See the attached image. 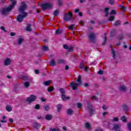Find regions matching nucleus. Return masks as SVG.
Instances as JSON below:
<instances>
[{
	"label": "nucleus",
	"mask_w": 131,
	"mask_h": 131,
	"mask_svg": "<svg viewBox=\"0 0 131 131\" xmlns=\"http://www.w3.org/2000/svg\"><path fill=\"white\" fill-rule=\"evenodd\" d=\"M21 6L19 7V11L22 14H19L16 19L17 21L19 23L22 22L24 17H27L28 15V13L27 12H24V11H25V10H26V8H27V5H26V3L24 2H22L21 3Z\"/></svg>",
	"instance_id": "nucleus-1"
},
{
	"label": "nucleus",
	"mask_w": 131,
	"mask_h": 131,
	"mask_svg": "<svg viewBox=\"0 0 131 131\" xmlns=\"http://www.w3.org/2000/svg\"><path fill=\"white\" fill-rule=\"evenodd\" d=\"M16 5H17V1H13L11 5L7 7L3 8L1 10L2 15H4V16L7 15L9 13V12H11V11L13 10V8H14Z\"/></svg>",
	"instance_id": "nucleus-2"
},
{
	"label": "nucleus",
	"mask_w": 131,
	"mask_h": 131,
	"mask_svg": "<svg viewBox=\"0 0 131 131\" xmlns=\"http://www.w3.org/2000/svg\"><path fill=\"white\" fill-rule=\"evenodd\" d=\"M77 83H75L74 81H72L70 84V86L72 88L73 91L77 90L78 86H81L82 85V82L81 81V75H79L78 76V79H77Z\"/></svg>",
	"instance_id": "nucleus-3"
},
{
	"label": "nucleus",
	"mask_w": 131,
	"mask_h": 131,
	"mask_svg": "<svg viewBox=\"0 0 131 131\" xmlns=\"http://www.w3.org/2000/svg\"><path fill=\"white\" fill-rule=\"evenodd\" d=\"M41 8L43 11L47 9L51 10L53 8V4L51 3H45L41 5Z\"/></svg>",
	"instance_id": "nucleus-4"
},
{
	"label": "nucleus",
	"mask_w": 131,
	"mask_h": 131,
	"mask_svg": "<svg viewBox=\"0 0 131 131\" xmlns=\"http://www.w3.org/2000/svg\"><path fill=\"white\" fill-rule=\"evenodd\" d=\"M71 18H72V13L69 12L64 15L63 19L66 22H67V21L71 20Z\"/></svg>",
	"instance_id": "nucleus-5"
},
{
	"label": "nucleus",
	"mask_w": 131,
	"mask_h": 131,
	"mask_svg": "<svg viewBox=\"0 0 131 131\" xmlns=\"http://www.w3.org/2000/svg\"><path fill=\"white\" fill-rule=\"evenodd\" d=\"M89 37L91 42H95V40H96V34L94 33H91L89 35Z\"/></svg>",
	"instance_id": "nucleus-6"
},
{
	"label": "nucleus",
	"mask_w": 131,
	"mask_h": 131,
	"mask_svg": "<svg viewBox=\"0 0 131 131\" xmlns=\"http://www.w3.org/2000/svg\"><path fill=\"white\" fill-rule=\"evenodd\" d=\"M35 100H36V96L34 95H32L30 97L27 99V101L29 102V103H32V102H34Z\"/></svg>",
	"instance_id": "nucleus-7"
},
{
	"label": "nucleus",
	"mask_w": 131,
	"mask_h": 131,
	"mask_svg": "<svg viewBox=\"0 0 131 131\" xmlns=\"http://www.w3.org/2000/svg\"><path fill=\"white\" fill-rule=\"evenodd\" d=\"M114 130L118 131L120 130V125L119 124H114L113 128Z\"/></svg>",
	"instance_id": "nucleus-8"
},
{
	"label": "nucleus",
	"mask_w": 131,
	"mask_h": 131,
	"mask_svg": "<svg viewBox=\"0 0 131 131\" xmlns=\"http://www.w3.org/2000/svg\"><path fill=\"white\" fill-rule=\"evenodd\" d=\"M10 64H11V59L10 58H7L5 61L4 64L6 66H9Z\"/></svg>",
	"instance_id": "nucleus-9"
},
{
	"label": "nucleus",
	"mask_w": 131,
	"mask_h": 131,
	"mask_svg": "<svg viewBox=\"0 0 131 131\" xmlns=\"http://www.w3.org/2000/svg\"><path fill=\"white\" fill-rule=\"evenodd\" d=\"M49 65L50 66H56V61L55 60V58L51 59V60L49 63Z\"/></svg>",
	"instance_id": "nucleus-10"
},
{
	"label": "nucleus",
	"mask_w": 131,
	"mask_h": 131,
	"mask_svg": "<svg viewBox=\"0 0 131 131\" xmlns=\"http://www.w3.org/2000/svg\"><path fill=\"white\" fill-rule=\"evenodd\" d=\"M110 48L112 49V54H113V57L114 58V59H115V51L113 49V47L112 45H110Z\"/></svg>",
	"instance_id": "nucleus-11"
},
{
	"label": "nucleus",
	"mask_w": 131,
	"mask_h": 131,
	"mask_svg": "<svg viewBox=\"0 0 131 131\" xmlns=\"http://www.w3.org/2000/svg\"><path fill=\"white\" fill-rule=\"evenodd\" d=\"M119 90L122 92H126V86H121L119 87Z\"/></svg>",
	"instance_id": "nucleus-12"
},
{
	"label": "nucleus",
	"mask_w": 131,
	"mask_h": 131,
	"mask_svg": "<svg viewBox=\"0 0 131 131\" xmlns=\"http://www.w3.org/2000/svg\"><path fill=\"white\" fill-rule=\"evenodd\" d=\"M52 118H53V116H52L51 115H47L46 116V119L47 120H51V119H52Z\"/></svg>",
	"instance_id": "nucleus-13"
},
{
	"label": "nucleus",
	"mask_w": 131,
	"mask_h": 131,
	"mask_svg": "<svg viewBox=\"0 0 131 131\" xmlns=\"http://www.w3.org/2000/svg\"><path fill=\"white\" fill-rule=\"evenodd\" d=\"M61 99H62V101H66V100H69L70 99V97H66L65 95H62L61 96Z\"/></svg>",
	"instance_id": "nucleus-14"
},
{
	"label": "nucleus",
	"mask_w": 131,
	"mask_h": 131,
	"mask_svg": "<svg viewBox=\"0 0 131 131\" xmlns=\"http://www.w3.org/2000/svg\"><path fill=\"white\" fill-rule=\"evenodd\" d=\"M117 31L116 30H113L111 32V35L112 36H115L116 34H117Z\"/></svg>",
	"instance_id": "nucleus-15"
},
{
	"label": "nucleus",
	"mask_w": 131,
	"mask_h": 131,
	"mask_svg": "<svg viewBox=\"0 0 131 131\" xmlns=\"http://www.w3.org/2000/svg\"><path fill=\"white\" fill-rule=\"evenodd\" d=\"M55 32L56 34H61L63 32V31L60 29H58Z\"/></svg>",
	"instance_id": "nucleus-16"
},
{
	"label": "nucleus",
	"mask_w": 131,
	"mask_h": 131,
	"mask_svg": "<svg viewBox=\"0 0 131 131\" xmlns=\"http://www.w3.org/2000/svg\"><path fill=\"white\" fill-rule=\"evenodd\" d=\"M51 84V80L46 81L43 82V84H44L46 86L49 85V84Z\"/></svg>",
	"instance_id": "nucleus-17"
},
{
	"label": "nucleus",
	"mask_w": 131,
	"mask_h": 131,
	"mask_svg": "<svg viewBox=\"0 0 131 131\" xmlns=\"http://www.w3.org/2000/svg\"><path fill=\"white\" fill-rule=\"evenodd\" d=\"M26 29L27 31H31V25L28 24Z\"/></svg>",
	"instance_id": "nucleus-18"
},
{
	"label": "nucleus",
	"mask_w": 131,
	"mask_h": 131,
	"mask_svg": "<svg viewBox=\"0 0 131 131\" xmlns=\"http://www.w3.org/2000/svg\"><path fill=\"white\" fill-rule=\"evenodd\" d=\"M6 110H7L8 112H11V111H12V107L10 105H7Z\"/></svg>",
	"instance_id": "nucleus-19"
},
{
	"label": "nucleus",
	"mask_w": 131,
	"mask_h": 131,
	"mask_svg": "<svg viewBox=\"0 0 131 131\" xmlns=\"http://www.w3.org/2000/svg\"><path fill=\"white\" fill-rule=\"evenodd\" d=\"M121 120H122V121H123V122H126V117H125V116H123L121 118Z\"/></svg>",
	"instance_id": "nucleus-20"
},
{
	"label": "nucleus",
	"mask_w": 131,
	"mask_h": 131,
	"mask_svg": "<svg viewBox=\"0 0 131 131\" xmlns=\"http://www.w3.org/2000/svg\"><path fill=\"white\" fill-rule=\"evenodd\" d=\"M69 28L71 29V30H75V26L72 25L69 27Z\"/></svg>",
	"instance_id": "nucleus-21"
},
{
	"label": "nucleus",
	"mask_w": 131,
	"mask_h": 131,
	"mask_svg": "<svg viewBox=\"0 0 131 131\" xmlns=\"http://www.w3.org/2000/svg\"><path fill=\"white\" fill-rule=\"evenodd\" d=\"M33 125L35 128H36V129H37V128L39 127V124H38V123H34Z\"/></svg>",
	"instance_id": "nucleus-22"
},
{
	"label": "nucleus",
	"mask_w": 131,
	"mask_h": 131,
	"mask_svg": "<svg viewBox=\"0 0 131 131\" xmlns=\"http://www.w3.org/2000/svg\"><path fill=\"white\" fill-rule=\"evenodd\" d=\"M80 69H82L83 68H84V62L82 61L81 63L80 64Z\"/></svg>",
	"instance_id": "nucleus-23"
},
{
	"label": "nucleus",
	"mask_w": 131,
	"mask_h": 131,
	"mask_svg": "<svg viewBox=\"0 0 131 131\" xmlns=\"http://www.w3.org/2000/svg\"><path fill=\"white\" fill-rule=\"evenodd\" d=\"M85 127L86 128H88V129H91V124L89 123H86Z\"/></svg>",
	"instance_id": "nucleus-24"
},
{
	"label": "nucleus",
	"mask_w": 131,
	"mask_h": 131,
	"mask_svg": "<svg viewBox=\"0 0 131 131\" xmlns=\"http://www.w3.org/2000/svg\"><path fill=\"white\" fill-rule=\"evenodd\" d=\"M89 113L90 114V115H93V114L95 113V111H94L93 108H91V109H89Z\"/></svg>",
	"instance_id": "nucleus-25"
},
{
	"label": "nucleus",
	"mask_w": 131,
	"mask_h": 131,
	"mask_svg": "<svg viewBox=\"0 0 131 131\" xmlns=\"http://www.w3.org/2000/svg\"><path fill=\"white\" fill-rule=\"evenodd\" d=\"M108 11H109V8H105V12L106 13L105 17H107V16H108V14H109Z\"/></svg>",
	"instance_id": "nucleus-26"
},
{
	"label": "nucleus",
	"mask_w": 131,
	"mask_h": 131,
	"mask_svg": "<svg viewBox=\"0 0 131 131\" xmlns=\"http://www.w3.org/2000/svg\"><path fill=\"white\" fill-rule=\"evenodd\" d=\"M121 23L120 20H118L115 23L114 25L115 26H118V25H120Z\"/></svg>",
	"instance_id": "nucleus-27"
},
{
	"label": "nucleus",
	"mask_w": 131,
	"mask_h": 131,
	"mask_svg": "<svg viewBox=\"0 0 131 131\" xmlns=\"http://www.w3.org/2000/svg\"><path fill=\"white\" fill-rule=\"evenodd\" d=\"M108 4L110 5H111L112 6H113V5L115 4V2L114 1V0H110Z\"/></svg>",
	"instance_id": "nucleus-28"
},
{
	"label": "nucleus",
	"mask_w": 131,
	"mask_h": 131,
	"mask_svg": "<svg viewBox=\"0 0 131 131\" xmlns=\"http://www.w3.org/2000/svg\"><path fill=\"white\" fill-rule=\"evenodd\" d=\"M68 52H73V47L70 46L68 48Z\"/></svg>",
	"instance_id": "nucleus-29"
},
{
	"label": "nucleus",
	"mask_w": 131,
	"mask_h": 131,
	"mask_svg": "<svg viewBox=\"0 0 131 131\" xmlns=\"http://www.w3.org/2000/svg\"><path fill=\"white\" fill-rule=\"evenodd\" d=\"M54 16H58L59 15V10H56L54 12Z\"/></svg>",
	"instance_id": "nucleus-30"
},
{
	"label": "nucleus",
	"mask_w": 131,
	"mask_h": 131,
	"mask_svg": "<svg viewBox=\"0 0 131 131\" xmlns=\"http://www.w3.org/2000/svg\"><path fill=\"white\" fill-rule=\"evenodd\" d=\"M48 91L49 93H51V92H53L54 91V87H49L48 88Z\"/></svg>",
	"instance_id": "nucleus-31"
},
{
	"label": "nucleus",
	"mask_w": 131,
	"mask_h": 131,
	"mask_svg": "<svg viewBox=\"0 0 131 131\" xmlns=\"http://www.w3.org/2000/svg\"><path fill=\"white\" fill-rule=\"evenodd\" d=\"M57 111L59 112L61 109H62V105L61 104H58L57 106Z\"/></svg>",
	"instance_id": "nucleus-32"
},
{
	"label": "nucleus",
	"mask_w": 131,
	"mask_h": 131,
	"mask_svg": "<svg viewBox=\"0 0 131 131\" xmlns=\"http://www.w3.org/2000/svg\"><path fill=\"white\" fill-rule=\"evenodd\" d=\"M59 91H60L61 94H62V95H64V94H65V90H64L63 89L60 88L59 89Z\"/></svg>",
	"instance_id": "nucleus-33"
},
{
	"label": "nucleus",
	"mask_w": 131,
	"mask_h": 131,
	"mask_svg": "<svg viewBox=\"0 0 131 131\" xmlns=\"http://www.w3.org/2000/svg\"><path fill=\"white\" fill-rule=\"evenodd\" d=\"M42 50L43 51H49V47L48 46H43Z\"/></svg>",
	"instance_id": "nucleus-34"
},
{
	"label": "nucleus",
	"mask_w": 131,
	"mask_h": 131,
	"mask_svg": "<svg viewBox=\"0 0 131 131\" xmlns=\"http://www.w3.org/2000/svg\"><path fill=\"white\" fill-rule=\"evenodd\" d=\"M24 85L26 88H28L29 85H30V83H29V82H26L24 83Z\"/></svg>",
	"instance_id": "nucleus-35"
},
{
	"label": "nucleus",
	"mask_w": 131,
	"mask_h": 131,
	"mask_svg": "<svg viewBox=\"0 0 131 131\" xmlns=\"http://www.w3.org/2000/svg\"><path fill=\"white\" fill-rule=\"evenodd\" d=\"M22 41H23V39L22 38H19L18 40V44L21 45V43H22Z\"/></svg>",
	"instance_id": "nucleus-36"
},
{
	"label": "nucleus",
	"mask_w": 131,
	"mask_h": 131,
	"mask_svg": "<svg viewBox=\"0 0 131 131\" xmlns=\"http://www.w3.org/2000/svg\"><path fill=\"white\" fill-rule=\"evenodd\" d=\"M73 112L71 108L68 110V114H70V115H71V114H72Z\"/></svg>",
	"instance_id": "nucleus-37"
},
{
	"label": "nucleus",
	"mask_w": 131,
	"mask_h": 131,
	"mask_svg": "<svg viewBox=\"0 0 131 131\" xmlns=\"http://www.w3.org/2000/svg\"><path fill=\"white\" fill-rule=\"evenodd\" d=\"M44 108L46 111H49L50 106H49V105H45L44 106Z\"/></svg>",
	"instance_id": "nucleus-38"
},
{
	"label": "nucleus",
	"mask_w": 131,
	"mask_h": 131,
	"mask_svg": "<svg viewBox=\"0 0 131 131\" xmlns=\"http://www.w3.org/2000/svg\"><path fill=\"white\" fill-rule=\"evenodd\" d=\"M116 14V11L115 10H112L110 13L111 15H115Z\"/></svg>",
	"instance_id": "nucleus-39"
},
{
	"label": "nucleus",
	"mask_w": 131,
	"mask_h": 131,
	"mask_svg": "<svg viewBox=\"0 0 131 131\" xmlns=\"http://www.w3.org/2000/svg\"><path fill=\"white\" fill-rule=\"evenodd\" d=\"M123 108L124 110H125V111H127V110H128V107H127V105H123Z\"/></svg>",
	"instance_id": "nucleus-40"
},
{
	"label": "nucleus",
	"mask_w": 131,
	"mask_h": 131,
	"mask_svg": "<svg viewBox=\"0 0 131 131\" xmlns=\"http://www.w3.org/2000/svg\"><path fill=\"white\" fill-rule=\"evenodd\" d=\"M69 48L68 45H67V44H65L63 45V49H64L65 50H68Z\"/></svg>",
	"instance_id": "nucleus-41"
},
{
	"label": "nucleus",
	"mask_w": 131,
	"mask_h": 131,
	"mask_svg": "<svg viewBox=\"0 0 131 131\" xmlns=\"http://www.w3.org/2000/svg\"><path fill=\"white\" fill-rule=\"evenodd\" d=\"M128 128L131 131V123H129L127 124Z\"/></svg>",
	"instance_id": "nucleus-42"
},
{
	"label": "nucleus",
	"mask_w": 131,
	"mask_h": 131,
	"mask_svg": "<svg viewBox=\"0 0 131 131\" xmlns=\"http://www.w3.org/2000/svg\"><path fill=\"white\" fill-rule=\"evenodd\" d=\"M51 131H60L59 129L50 128Z\"/></svg>",
	"instance_id": "nucleus-43"
},
{
	"label": "nucleus",
	"mask_w": 131,
	"mask_h": 131,
	"mask_svg": "<svg viewBox=\"0 0 131 131\" xmlns=\"http://www.w3.org/2000/svg\"><path fill=\"white\" fill-rule=\"evenodd\" d=\"M118 39H123V35H119L118 37Z\"/></svg>",
	"instance_id": "nucleus-44"
},
{
	"label": "nucleus",
	"mask_w": 131,
	"mask_h": 131,
	"mask_svg": "<svg viewBox=\"0 0 131 131\" xmlns=\"http://www.w3.org/2000/svg\"><path fill=\"white\" fill-rule=\"evenodd\" d=\"M113 121L117 122L119 120V119L118 117H115L113 118Z\"/></svg>",
	"instance_id": "nucleus-45"
},
{
	"label": "nucleus",
	"mask_w": 131,
	"mask_h": 131,
	"mask_svg": "<svg viewBox=\"0 0 131 131\" xmlns=\"http://www.w3.org/2000/svg\"><path fill=\"white\" fill-rule=\"evenodd\" d=\"M120 6L121 7V9L123 10V11H126V8H125V7H124V6L120 5Z\"/></svg>",
	"instance_id": "nucleus-46"
},
{
	"label": "nucleus",
	"mask_w": 131,
	"mask_h": 131,
	"mask_svg": "<svg viewBox=\"0 0 131 131\" xmlns=\"http://www.w3.org/2000/svg\"><path fill=\"white\" fill-rule=\"evenodd\" d=\"M40 106H39V104H36L35 105V109H37L38 110L39 109H40Z\"/></svg>",
	"instance_id": "nucleus-47"
},
{
	"label": "nucleus",
	"mask_w": 131,
	"mask_h": 131,
	"mask_svg": "<svg viewBox=\"0 0 131 131\" xmlns=\"http://www.w3.org/2000/svg\"><path fill=\"white\" fill-rule=\"evenodd\" d=\"M107 41V37L106 36L104 37V41L102 43V46H105L106 45V41Z\"/></svg>",
	"instance_id": "nucleus-48"
},
{
	"label": "nucleus",
	"mask_w": 131,
	"mask_h": 131,
	"mask_svg": "<svg viewBox=\"0 0 131 131\" xmlns=\"http://www.w3.org/2000/svg\"><path fill=\"white\" fill-rule=\"evenodd\" d=\"M115 18V17L114 16H111L109 18V21H113Z\"/></svg>",
	"instance_id": "nucleus-49"
},
{
	"label": "nucleus",
	"mask_w": 131,
	"mask_h": 131,
	"mask_svg": "<svg viewBox=\"0 0 131 131\" xmlns=\"http://www.w3.org/2000/svg\"><path fill=\"white\" fill-rule=\"evenodd\" d=\"M92 100H94L95 101H97L98 100V98L96 97V96H94L92 97Z\"/></svg>",
	"instance_id": "nucleus-50"
},
{
	"label": "nucleus",
	"mask_w": 131,
	"mask_h": 131,
	"mask_svg": "<svg viewBox=\"0 0 131 131\" xmlns=\"http://www.w3.org/2000/svg\"><path fill=\"white\" fill-rule=\"evenodd\" d=\"M77 107L78 108H81V107H82V105L80 103H78Z\"/></svg>",
	"instance_id": "nucleus-51"
},
{
	"label": "nucleus",
	"mask_w": 131,
	"mask_h": 131,
	"mask_svg": "<svg viewBox=\"0 0 131 131\" xmlns=\"http://www.w3.org/2000/svg\"><path fill=\"white\" fill-rule=\"evenodd\" d=\"M98 74L102 75V74H103V71H102V70H100L98 72Z\"/></svg>",
	"instance_id": "nucleus-52"
},
{
	"label": "nucleus",
	"mask_w": 131,
	"mask_h": 131,
	"mask_svg": "<svg viewBox=\"0 0 131 131\" xmlns=\"http://www.w3.org/2000/svg\"><path fill=\"white\" fill-rule=\"evenodd\" d=\"M58 3L59 6H62V0H59Z\"/></svg>",
	"instance_id": "nucleus-53"
},
{
	"label": "nucleus",
	"mask_w": 131,
	"mask_h": 131,
	"mask_svg": "<svg viewBox=\"0 0 131 131\" xmlns=\"http://www.w3.org/2000/svg\"><path fill=\"white\" fill-rule=\"evenodd\" d=\"M102 109H103V110H107V107H106V105H103L102 106Z\"/></svg>",
	"instance_id": "nucleus-54"
},
{
	"label": "nucleus",
	"mask_w": 131,
	"mask_h": 131,
	"mask_svg": "<svg viewBox=\"0 0 131 131\" xmlns=\"http://www.w3.org/2000/svg\"><path fill=\"white\" fill-rule=\"evenodd\" d=\"M22 79H23L24 80H27V77H26V76H24L22 77Z\"/></svg>",
	"instance_id": "nucleus-55"
},
{
	"label": "nucleus",
	"mask_w": 131,
	"mask_h": 131,
	"mask_svg": "<svg viewBox=\"0 0 131 131\" xmlns=\"http://www.w3.org/2000/svg\"><path fill=\"white\" fill-rule=\"evenodd\" d=\"M9 121H10V122H11V123H13V122H14V120H13L12 118H10Z\"/></svg>",
	"instance_id": "nucleus-56"
},
{
	"label": "nucleus",
	"mask_w": 131,
	"mask_h": 131,
	"mask_svg": "<svg viewBox=\"0 0 131 131\" xmlns=\"http://www.w3.org/2000/svg\"><path fill=\"white\" fill-rule=\"evenodd\" d=\"M35 73H36V74H38L39 73V71H38V70H35Z\"/></svg>",
	"instance_id": "nucleus-57"
},
{
	"label": "nucleus",
	"mask_w": 131,
	"mask_h": 131,
	"mask_svg": "<svg viewBox=\"0 0 131 131\" xmlns=\"http://www.w3.org/2000/svg\"><path fill=\"white\" fill-rule=\"evenodd\" d=\"M1 30H4V31H5V32H6V29H5V27H1Z\"/></svg>",
	"instance_id": "nucleus-58"
},
{
	"label": "nucleus",
	"mask_w": 131,
	"mask_h": 131,
	"mask_svg": "<svg viewBox=\"0 0 131 131\" xmlns=\"http://www.w3.org/2000/svg\"><path fill=\"white\" fill-rule=\"evenodd\" d=\"M15 33H14V32H11V33H10V35H11V36H15Z\"/></svg>",
	"instance_id": "nucleus-59"
},
{
	"label": "nucleus",
	"mask_w": 131,
	"mask_h": 131,
	"mask_svg": "<svg viewBox=\"0 0 131 131\" xmlns=\"http://www.w3.org/2000/svg\"><path fill=\"white\" fill-rule=\"evenodd\" d=\"M41 100L42 101V102H46L47 101V100L43 98H41Z\"/></svg>",
	"instance_id": "nucleus-60"
},
{
	"label": "nucleus",
	"mask_w": 131,
	"mask_h": 131,
	"mask_svg": "<svg viewBox=\"0 0 131 131\" xmlns=\"http://www.w3.org/2000/svg\"><path fill=\"white\" fill-rule=\"evenodd\" d=\"M1 122H2V123H6L7 122V121L6 120H2L1 121Z\"/></svg>",
	"instance_id": "nucleus-61"
},
{
	"label": "nucleus",
	"mask_w": 131,
	"mask_h": 131,
	"mask_svg": "<svg viewBox=\"0 0 131 131\" xmlns=\"http://www.w3.org/2000/svg\"><path fill=\"white\" fill-rule=\"evenodd\" d=\"M96 131H103V130L101 128H99L96 129Z\"/></svg>",
	"instance_id": "nucleus-62"
},
{
	"label": "nucleus",
	"mask_w": 131,
	"mask_h": 131,
	"mask_svg": "<svg viewBox=\"0 0 131 131\" xmlns=\"http://www.w3.org/2000/svg\"><path fill=\"white\" fill-rule=\"evenodd\" d=\"M64 60H60L59 61V63H64Z\"/></svg>",
	"instance_id": "nucleus-63"
},
{
	"label": "nucleus",
	"mask_w": 131,
	"mask_h": 131,
	"mask_svg": "<svg viewBox=\"0 0 131 131\" xmlns=\"http://www.w3.org/2000/svg\"><path fill=\"white\" fill-rule=\"evenodd\" d=\"M79 12V9H77L75 10V13H78Z\"/></svg>",
	"instance_id": "nucleus-64"
}]
</instances>
